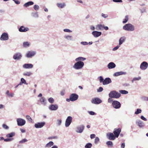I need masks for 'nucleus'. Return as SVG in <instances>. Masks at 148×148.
Instances as JSON below:
<instances>
[{"label":"nucleus","mask_w":148,"mask_h":148,"mask_svg":"<svg viewBox=\"0 0 148 148\" xmlns=\"http://www.w3.org/2000/svg\"><path fill=\"white\" fill-rule=\"evenodd\" d=\"M91 102L93 104H99L101 103L102 101L99 98H96L92 99Z\"/></svg>","instance_id":"nucleus-15"},{"label":"nucleus","mask_w":148,"mask_h":148,"mask_svg":"<svg viewBox=\"0 0 148 148\" xmlns=\"http://www.w3.org/2000/svg\"><path fill=\"white\" fill-rule=\"evenodd\" d=\"M148 67V63L145 61L143 62L140 66V68L142 70H145Z\"/></svg>","instance_id":"nucleus-5"},{"label":"nucleus","mask_w":148,"mask_h":148,"mask_svg":"<svg viewBox=\"0 0 148 148\" xmlns=\"http://www.w3.org/2000/svg\"><path fill=\"white\" fill-rule=\"evenodd\" d=\"M107 137L109 140H114L115 138V136L112 133H109L106 134Z\"/></svg>","instance_id":"nucleus-12"},{"label":"nucleus","mask_w":148,"mask_h":148,"mask_svg":"<svg viewBox=\"0 0 148 148\" xmlns=\"http://www.w3.org/2000/svg\"><path fill=\"white\" fill-rule=\"evenodd\" d=\"M112 106L115 109H119L121 107V104L120 102L117 101H114L112 103Z\"/></svg>","instance_id":"nucleus-4"},{"label":"nucleus","mask_w":148,"mask_h":148,"mask_svg":"<svg viewBox=\"0 0 148 148\" xmlns=\"http://www.w3.org/2000/svg\"><path fill=\"white\" fill-rule=\"evenodd\" d=\"M9 39L8 34L6 33H3L1 35L0 37V40H7Z\"/></svg>","instance_id":"nucleus-9"},{"label":"nucleus","mask_w":148,"mask_h":148,"mask_svg":"<svg viewBox=\"0 0 148 148\" xmlns=\"http://www.w3.org/2000/svg\"><path fill=\"white\" fill-rule=\"evenodd\" d=\"M119 92L123 94H126L128 93L127 91L125 90H121L119 91Z\"/></svg>","instance_id":"nucleus-40"},{"label":"nucleus","mask_w":148,"mask_h":148,"mask_svg":"<svg viewBox=\"0 0 148 148\" xmlns=\"http://www.w3.org/2000/svg\"><path fill=\"white\" fill-rule=\"evenodd\" d=\"M29 45V43L27 42H24L23 43V46L25 47H28Z\"/></svg>","instance_id":"nucleus-46"},{"label":"nucleus","mask_w":148,"mask_h":148,"mask_svg":"<svg viewBox=\"0 0 148 148\" xmlns=\"http://www.w3.org/2000/svg\"><path fill=\"white\" fill-rule=\"evenodd\" d=\"M23 74L24 76H30L32 74V73L31 72L27 71L24 73Z\"/></svg>","instance_id":"nucleus-33"},{"label":"nucleus","mask_w":148,"mask_h":148,"mask_svg":"<svg viewBox=\"0 0 148 148\" xmlns=\"http://www.w3.org/2000/svg\"><path fill=\"white\" fill-rule=\"evenodd\" d=\"M22 54L19 52H17L15 53L13 56V58L14 60H20L22 58Z\"/></svg>","instance_id":"nucleus-6"},{"label":"nucleus","mask_w":148,"mask_h":148,"mask_svg":"<svg viewBox=\"0 0 148 148\" xmlns=\"http://www.w3.org/2000/svg\"><path fill=\"white\" fill-rule=\"evenodd\" d=\"M103 90V88L101 87H100L99 88V89H97V92H102Z\"/></svg>","instance_id":"nucleus-54"},{"label":"nucleus","mask_w":148,"mask_h":148,"mask_svg":"<svg viewBox=\"0 0 148 148\" xmlns=\"http://www.w3.org/2000/svg\"><path fill=\"white\" fill-rule=\"evenodd\" d=\"M109 96L111 98L118 99L121 97V94L115 90H113L110 92Z\"/></svg>","instance_id":"nucleus-2"},{"label":"nucleus","mask_w":148,"mask_h":148,"mask_svg":"<svg viewBox=\"0 0 148 148\" xmlns=\"http://www.w3.org/2000/svg\"><path fill=\"white\" fill-rule=\"evenodd\" d=\"M92 146V144L90 143H87L85 146V148H91Z\"/></svg>","instance_id":"nucleus-38"},{"label":"nucleus","mask_w":148,"mask_h":148,"mask_svg":"<svg viewBox=\"0 0 148 148\" xmlns=\"http://www.w3.org/2000/svg\"><path fill=\"white\" fill-rule=\"evenodd\" d=\"M72 118L71 116H68L66 119L65 122V126L68 127L71 124L72 121Z\"/></svg>","instance_id":"nucleus-7"},{"label":"nucleus","mask_w":148,"mask_h":148,"mask_svg":"<svg viewBox=\"0 0 148 148\" xmlns=\"http://www.w3.org/2000/svg\"><path fill=\"white\" fill-rule=\"evenodd\" d=\"M14 140V139L13 138H8L6 139H4V141L5 142H9L11 141Z\"/></svg>","instance_id":"nucleus-44"},{"label":"nucleus","mask_w":148,"mask_h":148,"mask_svg":"<svg viewBox=\"0 0 148 148\" xmlns=\"http://www.w3.org/2000/svg\"><path fill=\"white\" fill-rule=\"evenodd\" d=\"M40 101L41 103V104L44 105L45 106L47 104L46 100L45 98L43 97H42L40 99Z\"/></svg>","instance_id":"nucleus-24"},{"label":"nucleus","mask_w":148,"mask_h":148,"mask_svg":"<svg viewBox=\"0 0 148 148\" xmlns=\"http://www.w3.org/2000/svg\"><path fill=\"white\" fill-rule=\"evenodd\" d=\"M99 78H100L99 79V82L100 83L102 82L103 83V82L104 81V79L103 78V77L100 76L99 77Z\"/></svg>","instance_id":"nucleus-56"},{"label":"nucleus","mask_w":148,"mask_h":148,"mask_svg":"<svg viewBox=\"0 0 148 148\" xmlns=\"http://www.w3.org/2000/svg\"><path fill=\"white\" fill-rule=\"evenodd\" d=\"M15 132H12L7 134L6 135V137L8 138H12L13 137L15 136Z\"/></svg>","instance_id":"nucleus-27"},{"label":"nucleus","mask_w":148,"mask_h":148,"mask_svg":"<svg viewBox=\"0 0 148 148\" xmlns=\"http://www.w3.org/2000/svg\"><path fill=\"white\" fill-rule=\"evenodd\" d=\"M88 112L91 115H94L95 114V113L93 111H89Z\"/></svg>","instance_id":"nucleus-64"},{"label":"nucleus","mask_w":148,"mask_h":148,"mask_svg":"<svg viewBox=\"0 0 148 148\" xmlns=\"http://www.w3.org/2000/svg\"><path fill=\"white\" fill-rule=\"evenodd\" d=\"M86 58L84 57H79L75 59V61L76 62L78 61H84L86 60Z\"/></svg>","instance_id":"nucleus-31"},{"label":"nucleus","mask_w":148,"mask_h":148,"mask_svg":"<svg viewBox=\"0 0 148 148\" xmlns=\"http://www.w3.org/2000/svg\"><path fill=\"white\" fill-rule=\"evenodd\" d=\"M99 141V138L97 137L95 138V140H94V143L95 145L97 144Z\"/></svg>","instance_id":"nucleus-39"},{"label":"nucleus","mask_w":148,"mask_h":148,"mask_svg":"<svg viewBox=\"0 0 148 148\" xmlns=\"http://www.w3.org/2000/svg\"><path fill=\"white\" fill-rule=\"evenodd\" d=\"M45 124V123L44 122H38L35 124L34 127L36 128H41L43 127Z\"/></svg>","instance_id":"nucleus-10"},{"label":"nucleus","mask_w":148,"mask_h":148,"mask_svg":"<svg viewBox=\"0 0 148 148\" xmlns=\"http://www.w3.org/2000/svg\"><path fill=\"white\" fill-rule=\"evenodd\" d=\"M121 131V130L120 128H118L117 129H114L113 132L116 137L118 138V137Z\"/></svg>","instance_id":"nucleus-16"},{"label":"nucleus","mask_w":148,"mask_h":148,"mask_svg":"<svg viewBox=\"0 0 148 148\" xmlns=\"http://www.w3.org/2000/svg\"><path fill=\"white\" fill-rule=\"evenodd\" d=\"M71 101H74L76 100L78 98V96L75 93H73L71 94L70 96Z\"/></svg>","instance_id":"nucleus-11"},{"label":"nucleus","mask_w":148,"mask_h":148,"mask_svg":"<svg viewBox=\"0 0 148 148\" xmlns=\"http://www.w3.org/2000/svg\"><path fill=\"white\" fill-rule=\"evenodd\" d=\"M2 127L4 129L6 130H8L9 128V127L7 125L5 124H3L2 125Z\"/></svg>","instance_id":"nucleus-50"},{"label":"nucleus","mask_w":148,"mask_h":148,"mask_svg":"<svg viewBox=\"0 0 148 148\" xmlns=\"http://www.w3.org/2000/svg\"><path fill=\"white\" fill-rule=\"evenodd\" d=\"M53 143L52 141H50L47 143L45 146L46 147H50L53 146Z\"/></svg>","instance_id":"nucleus-34"},{"label":"nucleus","mask_w":148,"mask_h":148,"mask_svg":"<svg viewBox=\"0 0 148 148\" xmlns=\"http://www.w3.org/2000/svg\"><path fill=\"white\" fill-rule=\"evenodd\" d=\"M34 9L36 11H38L39 9V6L37 5H35L33 7Z\"/></svg>","instance_id":"nucleus-43"},{"label":"nucleus","mask_w":148,"mask_h":148,"mask_svg":"<svg viewBox=\"0 0 148 148\" xmlns=\"http://www.w3.org/2000/svg\"><path fill=\"white\" fill-rule=\"evenodd\" d=\"M92 34L95 37H97L101 35V32H100L94 31L92 32Z\"/></svg>","instance_id":"nucleus-21"},{"label":"nucleus","mask_w":148,"mask_h":148,"mask_svg":"<svg viewBox=\"0 0 148 148\" xmlns=\"http://www.w3.org/2000/svg\"><path fill=\"white\" fill-rule=\"evenodd\" d=\"M115 67V64L112 62H110L107 65L108 68L109 69H113Z\"/></svg>","instance_id":"nucleus-22"},{"label":"nucleus","mask_w":148,"mask_h":148,"mask_svg":"<svg viewBox=\"0 0 148 148\" xmlns=\"http://www.w3.org/2000/svg\"><path fill=\"white\" fill-rule=\"evenodd\" d=\"M84 126L83 125H81L78 126L77 127L76 132L77 133H82L84 129Z\"/></svg>","instance_id":"nucleus-13"},{"label":"nucleus","mask_w":148,"mask_h":148,"mask_svg":"<svg viewBox=\"0 0 148 148\" xmlns=\"http://www.w3.org/2000/svg\"><path fill=\"white\" fill-rule=\"evenodd\" d=\"M128 16L127 15L125 16V18L124 19L123 21V23H126L128 21Z\"/></svg>","instance_id":"nucleus-42"},{"label":"nucleus","mask_w":148,"mask_h":148,"mask_svg":"<svg viewBox=\"0 0 148 148\" xmlns=\"http://www.w3.org/2000/svg\"><path fill=\"white\" fill-rule=\"evenodd\" d=\"M136 123L138 124V126L140 127H143L145 125L144 123L141 121H137Z\"/></svg>","instance_id":"nucleus-29"},{"label":"nucleus","mask_w":148,"mask_h":148,"mask_svg":"<svg viewBox=\"0 0 148 148\" xmlns=\"http://www.w3.org/2000/svg\"><path fill=\"white\" fill-rule=\"evenodd\" d=\"M119 46H116V47H115L112 50L114 51H115L117 49L119 48Z\"/></svg>","instance_id":"nucleus-62"},{"label":"nucleus","mask_w":148,"mask_h":148,"mask_svg":"<svg viewBox=\"0 0 148 148\" xmlns=\"http://www.w3.org/2000/svg\"><path fill=\"white\" fill-rule=\"evenodd\" d=\"M58 106L57 104H51L49 107V109L52 111H56L58 108Z\"/></svg>","instance_id":"nucleus-14"},{"label":"nucleus","mask_w":148,"mask_h":148,"mask_svg":"<svg viewBox=\"0 0 148 148\" xmlns=\"http://www.w3.org/2000/svg\"><path fill=\"white\" fill-rule=\"evenodd\" d=\"M123 86L124 87L129 86H130V84L128 83H125L123 84Z\"/></svg>","instance_id":"nucleus-60"},{"label":"nucleus","mask_w":148,"mask_h":148,"mask_svg":"<svg viewBox=\"0 0 148 148\" xmlns=\"http://www.w3.org/2000/svg\"><path fill=\"white\" fill-rule=\"evenodd\" d=\"M31 15L32 16L35 18H38V15L37 12L35 13H32Z\"/></svg>","instance_id":"nucleus-36"},{"label":"nucleus","mask_w":148,"mask_h":148,"mask_svg":"<svg viewBox=\"0 0 148 148\" xmlns=\"http://www.w3.org/2000/svg\"><path fill=\"white\" fill-rule=\"evenodd\" d=\"M23 67L24 69H32L33 67V65L31 64H25L23 65Z\"/></svg>","instance_id":"nucleus-20"},{"label":"nucleus","mask_w":148,"mask_h":148,"mask_svg":"<svg viewBox=\"0 0 148 148\" xmlns=\"http://www.w3.org/2000/svg\"><path fill=\"white\" fill-rule=\"evenodd\" d=\"M48 101L50 103H53L54 101V99L52 97L49 98L48 99Z\"/></svg>","instance_id":"nucleus-45"},{"label":"nucleus","mask_w":148,"mask_h":148,"mask_svg":"<svg viewBox=\"0 0 148 148\" xmlns=\"http://www.w3.org/2000/svg\"><path fill=\"white\" fill-rule=\"evenodd\" d=\"M126 74V72H124L123 71H120L118 72H116L114 74V76H118L119 75H125Z\"/></svg>","instance_id":"nucleus-23"},{"label":"nucleus","mask_w":148,"mask_h":148,"mask_svg":"<svg viewBox=\"0 0 148 148\" xmlns=\"http://www.w3.org/2000/svg\"><path fill=\"white\" fill-rule=\"evenodd\" d=\"M26 118L31 123H33V120L29 116L27 115L26 116Z\"/></svg>","instance_id":"nucleus-37"},{"label":"nucleus","mask_w":148,"mask_h":148,"mask_svg":"<svg viewBox=\"0 0 148 148\" xmlns=\"http://www.w3.org/2000/svg\"><path fill=\"white\" fill-rule=\"evenodd\" d=\"M57 5L59 8H62L66 6V4L64 3H58Z\"/></svg>","instance_id":"nucleus-26"},{"label":"nucleus","mask_w":148,"mask_h":148,"mask_svg":"<svg viewBox=\"0 0 148 148\" xmlns=\"http://www.w3.org/2000/svg\"><path fill=\"white\" fill-rule=\"evenodd\" d=\"M80 43L81 45H88V42H87L86 41H82L81 42H80Z\"/></svg>","instance_id":"nucleus-55"},{"label":"nucleus","mask_w":148,"mask_h":148,"mask_svg":"<svg viewBox=\"0 0 148 148\" xmlns=\"http://www.w3.org/2000/svg\"><path fill=\"white\" fill-rule=\"evenodd\" d=\"M28 27H25L24 26H21L19 29V31L21 32H25L29 30Z\"/></svg>","instance_id":"nucleus-19"},{"label":"nucleus","mask_w":148,"mask_h":148,"mask_svg":"<svg viewBox=\"0 0 148 148\" xmlns=\"http://www.w3.org/2000/svg\"><path fill=\"white\" fill-rule=\"evenodd\" d=\"M148 97L144 96L141 97V99L143 101H147Z\"/></svg>","instance_id":"nucleus-51"},{"label":"nucleus","mask_w":148,"mask_h":148,"mask_svg":"<svg viewBox=\"0 0 148 148\" xmlns=\"http://www.w3.org/2000/svg\"><path fill=\"white\" fill-rule=\"evenodd\" d=\"M126 39V38L124 36H123L121 37L119 39V45H121L124 42Z\"/></svg>","instance_id":"nucleus-25"},{"label":"nucleus","mask_w":148,"mask_h":148,"mask_svg":"<svg viewBox=\"0 0 148 148\" xmlns=\"http://www.w3.org/2000/svg\"><path fill=\"white\" fill-rule=\"evenodd\" d=\"M36 54L34 51H29L26 54V57L28 58H31L34 56Z\"/></svg>","instance_id":"nucleus-17"},{"label":"nucleus","mask_w":148,"mask_h":148,"mask_svg":"<svg viewBox=\"0 0 148 148\" xmlns=\"http://www.w3.org/2000/svg\"><path fill=\"white\" fill-rule=\"evenodd\" d=\"M14 93H10L8 95V97H14Z\"/></svg>","instance_id":"nucleus-59"},{"label":"nucleus","mask_w":148,"mask_h":148,"mask_svg":"<svg viewBox=\"0 0 148 148\" xmlns=\"http://www.w3.org/2000/svg\"><path fill=\"white\" fill-rule=\"evenodd\" d=\"M101 16L105 18H106L108 17V16L107 14H105L103 13H102Z\"/></svg>","instance_id":"nucleus-57"},{"label":"nucleus","mask_w":148,"mask_h":148,"mask_svg":"<svg viewBox=\"0 0 148 148\" xmlns=\"http://www.w3.org/2000/svg\"><path fill=\"white\" fill-rule=\"evenodd\" d=\"M63 31L65 32L71 33L72 32V31L68 29H64Z\"/></svg>","instance_id":"nucleus-52"},{"label":"nucleus","mask_w":148,"mask_h":148,"mask_svg":"<svg viewBox=\"0 0 148 148\" xmlns=\"http://www.w3.org/2000/svg\"><path fill=\"white\" fill-rule=\"evenodd\" d=\"M106 145L108 147H112L113 146V144L111 141H108L106 143Z\"/></svg>","instance_id":"nucleus-35"},{"label":"nucleus","mask_w":148,"mask_h":148,"mask_svg":"<svg viewBox=\"0 0 148 148\" xmlns=\"http://www.w3.org/2000/svg\"><path fill=\"white\" fill-rule=\"evenodd\" d=\"M84 65V63L83 61H77L73 66L74 69L76 70L82 69Z\"/></svg>","instance_id":"nucleus-3"},{"label":"nucleus","mask_w":148,"mask_h":148,"mask_svg":"<svg viewBox=\"0 0 148 148\" xmlns=\"http://www.w3.org/2000/svg\"><path fill=\"white\" fill-rule=\"evenodd\" d=\"M17 4H19L20 3V2L18 0H12Z\"/></svg>","instance_id":"nucleus-61"},{"label":"nucleus","mask_w":148,"mask_h":148,"mask_svg":"<svg viewBox=\"0 0 148 148\" xmlns=\"http://www.w3.org/2000/svg\"><path fill=\"white\" fill-rule=\"evenodd\" d=\"M123 29L125 30L132 32L134 30V26L131 23H127L125 24L123 27Z\"/></svg>","instance_id":"nucleus-1"},{"label":"nucleus","mask_w":148,"mask_h":148,"mask_svg":"<svg viewBox=\"0 0 148 148\" xmlns=\"http://www.w3.org/2000/svg\"><path fill=\"white\" fill-rule=\"evenodd\" d=\"M28 140L27 139L25 138L23 139L22 140H20L19 142V143H23L26 142Z\"/></svg>","instance_id":"nucleus-48"},{"label":"nucleus","mask_w":148,"mask_h":148,"mask_svg":"<svg viewBox=\"0 0 148 148\" xmlns=\"http://www.w3.org/2000/svg\"><path fill=\"white\" fill-rule=\"evenodd\" d=\"M95 134H91L90 135V137L91 139H93L95 137Z\"/></svg>","instance_id":"nucleus-63"},{"label":"nucleus","mask_w":148,"mask_h":148,"mask_svg":"<svg viewBox=\"0 0 148 148\" xmlns=\"http://www.w3.org/2000/svg\"><path fill=\"white\" fill-rule=\"evenodd\" d=\"M103 25L98 24L96 26L97 29V30H100L102 29L104 27Z\"/></svg>","instance_id":"nucleus-32"},{"label":"nucleus","mask_w":148,"mask_h":148,"mask_svg":"<svg viewBox=\"0 0 148 148\" xmlns=\"http://www.w3.org/2000/svg\"><path fill=\"white\" fill-rule=\"evenodd\" d=\"M65 39L68 40H73V38L72 36L69 35H65L64 36Z\"/></svg>","instance_id":"nucleus-28"},{"label":"nucleus","mask_w":148,"mask_h":148,"mask_svg":"<svg viewBox=\"0 0 148 148\" xmlns=\"http://www.w3.org/2000/svg\"><path fill=\"white\" fill-rule=\"evenodd\" d=\"M16 121L18 126H23L26 123L25 121V120L21 118L17 119Z\"/></svg>","instance_id":"nucleus-8"},{"label":"nucleus","mask_w":148,"mask_h":148,"mask_svg":"<svg viewBox=\"0 0 148 148\" xmlns=\"http://www.w3.org/2000/svg\"><path fill=\"white\" fill-rule=\"evenodd\" d=\"M141 112V110L140 109H137L136 111L135 112V114H138Z\"/></svg>","instance_id":"nucleus-49"},{"label":"nucleus","mask_w":148,"mask_h":148,"mask_svg":"<svg viewBox=\"0 0 148 148\" xmlns=\"http://www.w3.org/2000/svg\"><path fill=\"white\" fill-rule=\"evenodd\" d=\"M21 82L22 84H24L26 85L27 84V83L26 82V80L23 78H22L21 79Z\"/></svg>","instance_id":"nucleus-47"},{"label":"nucleus","mask_w":148,"mask_h":148,"mask_svg":"<svg viewBox=\"0 0 148 148\" xmlns=\"http://www.w3.org/2000/svg\"><path fill=\"white\" fill-rule=\"evenodd\" d=\"M57 124L58 126L61 125L62 123V120L60 119H58L57 120Z\"/></svg>","instance_id":"nucleus-53"},{"label":"nucleus","mask_w":148,"mask_h":148,"mask_svg":"<svg viewBox=\"0 0 148 148\" xmlns=\"http://www.w3.org/2000/svg\"><path fill=\"white\" fill-rule=\"evenodd\" d=\"M141 79V78L140 77H135L132 80V83H134V82L135 81L139 80H140Z\"/></svg>","instance_id":"nucleus-41"},{"label":"nucleus","mask_w":148,"mask_h":148,"mask_svg":"<svg viewBox=\"0 0 148 148\" xmlns=\"http://www.w3.org/2000/svg\"><path fill=\"white\" fill-rule=\"evenodd\" d=\"M112 1L115 2L121 3L122 2V0H112Z\"/></svg>","instance_id":"nucleus-58"},{"label":"nucleus","mask_w":148,"mask_h":148,"mask_svg":"<svg viewBox=\"0 0 148 148\" xmlns=\"http://www.w3.org/2000/svg\"><path fill=\"white\" fill-rule=\"evenodd\" d=\"M34 4V3L33 1H29L24 4L23 6L25 7H27L29 5H33Z\"/></svg>","instance_id":"nucleus-30"},{"label":"nucleus","mask_w":148,"mask_h":148,"mask_svg":"<svg viewBox=\"0 0 148 148\" xmlns=\"http://www.w3.org/2000/svg\"><path fill=\"white\" fill-rule=\"evenodd\" d=\"M112 81L110 78L109 77L106 78L103 82V84L104 85L109 84L111 83Z\"/></svg>","instance_id":"nucleus-18"}]
</instances>
